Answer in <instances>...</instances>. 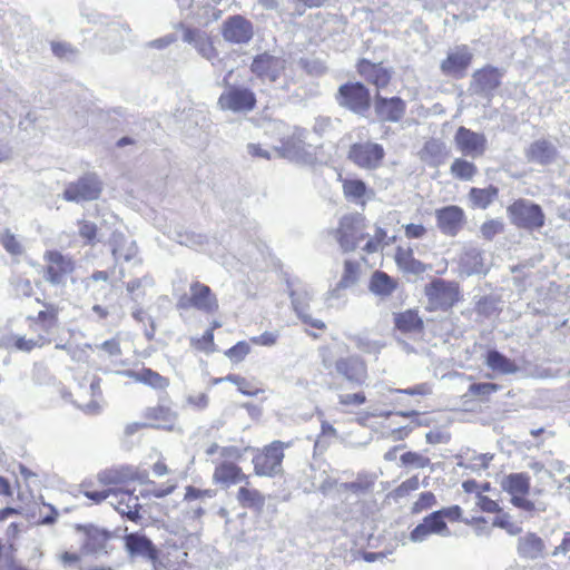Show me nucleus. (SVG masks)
Wrapping results in <instances>:
<instances>
[{
	"mask_svg": "<svg viewBox=\"0 0 570 570\" xmlns=\"http://www.w3.org/2000/svg\"><path fill=\"white\" fill-rule=\"evenodd\" d=\"M37 302L43 307L37 315L27 317L28 327L35 334L33 337L26 338L21 335L8 337V346L29 353L36 348H42L55 340L60 322L59 314L62 311L59 302L50 296L42 294V298L37 297Z\"/></svg>",
	"mask_w": 570,
	"mask_h": 570,
	"instance_id": "obj_1",
	"label": "nucleus"
},
{
	"mask_svg": "<svg viewBox=\"0 0 570 570\" xmlns=\"http://www.w3.org/2000/svg\"><path fill=\"white\" fill-rule=\"evenodd\" d=\"M462 518V509L459 505H451L430 513L424 517L410 533L413 542H421L431 534H450L446 521L458 522Z\"/></svg>",
	"mask_w": 570,
	"mask_h": 570,
	"instance_id": "obj_2",
	"label": "nucleus"
},
{
	"mask_svg": "<svg viewBox=\"0 0 570 570\" xmlns=\"http://www.w3.org/2000/svg\"><path fill=\"white\" fill-rule=\"evenodd\" d=\"M291 446V442L275 440L261 449H257L253 455V471L257 476L274 478L283 473V461L285 449Z\"/></svg>",
	"mask_w": 570,
	"mask_h": 570,
	"instance_id": "obj_3",
	"label": "nucleus"
},
{
	"mask_svg": "<svg viewBox=\"0 0 570 570\" xmlns=\"http://www.w3.org/2000/svg\"><path fill=\"white\" fill-rule=\"evenodd\" d=\"M223 85L226 89L217 100V106L220 110L234 114H248L255 109L257 100L253 90L242 86L229 85L227 77L224 78Z\"/></svg>",
	"mask_w": 570,
	"mask_h": 570,
	"instance_id": "obj_4",
	"label": "nucleus"
},
{
	"mask_svg": "<svg viewBox=\"0 0 570 570\" xmlns=\"http://www.w3.org/2000/svg\"><path fill=\"white\" fill-rule=\"evenodd\" d=\"M507 210L511 223L519 228L533 230L544 225L542 208L528 199L515 200Z\"/></svg>",
	"mask_w": 570,
	"mask_h": 570,
	"instance_id": "obj_5",
	"label": "nucleus"
},
{
	"mask_svg": "<svg viewBox=\"0 0 570 570\" xmlns=\"http://www.w3.org/2000/svg\"><path fill=\"white\" fill-rule=\"evenodd\" d=\"M502 489L511 495V503L525 512L539 510L535 503L527 498L530 492V476L527 473H511L502 483ZM541 510H544L542 508Z\"/></svg>",
	"mask_w": 570,
	"mask_h": 570,
	"instance_id": "obj_6",
	"label": "nucleus"
},
{
	"mask_svg": "<svg viewBox=\"0 0 570 570\" xmlns=\"http://www.w3.org/2000/svg\"><path fill=\"white\" fill-rule=\"evenodd\" d=\"M180 311L197 309L205 314H215L218 308V299L210 287H190L188 293L181 294L176 304Z\"/></svg>",
	"mask_w": 570,
	"mask_h": 570,
	"instance_id": "obj_7",
	"label": "nucleus"
},
{
	"mask_svg": "<svg viewBox=\"0 0 570 570\" xmlns=\"http://www.w3.org/2000/svg\"><path fill=\"white\" fill-rule=\"evenodd\" d=\"M366 228L365 218L360 215H345L340 220L337 229V240L344 252L354 250L361 240L367 236L364 233Z\"/></svg>",
	"mask_w": 570,
	"mask_h": 570,
	"instance_id": "obj_8",
	"label": "nucleus"
},
{
	"mask_svg": "<svg viewBox=\"0 0 570 570\" xmlns=\"http://www.w3.org/2000/svg\"><path fill=\"white\" fill-rule=\"evenodd\" d=\"M336 98L340 106L358 115H364L371 106L370 91L361 82L342 85Z\"/></svg>",
	"mask_w": 570,
	"mask_h": 570,
	"instance_id": "obj_9",
	"label": "nucleus"
},
{
	"mask_svg": "<svg viewBox=\"0 0 570 570\" xmlns=\"http://www.w3.org/2000/svg\"><path fill=\"white\" fill-rule=\"evenodd\" d=\"M101 189V181L97 175L86 174L66 187L63 198L75 203L95 200L100 196Z\"/></svg>",
	"mask_w": 570,
	"mask_h": 570,
	"instance_id": "obj_10",
	"label": "nucleus"
},
{
	"mask_svg": "<svg viewBox=\"0 0 570 570\" xmlns=\"http://www.w3.org/2000/svg\"><path fill=\"white\" fill-rule=\"evenodd\" d=\"M385 156L382 145L376 142H356L350 147L347 157L357 167L364 169L377 168Z\"/></svg>",
	"mask_w": 570,
	"mask_h": 570,
	"instance_id": "obj_11",
	"label": "nucleus"
},
{
	"mask_svg": "<svg viewBox=\"0 0 570 570\" xmlns=\"http://www.w3.org/2000/svg\"><path fill=\"white\" fill-rule=\"evenodd\" d=\"M453 140L456 149L463 156L473 159L483 156L487 150V137L463 126L456 129Z\"/></svg>",
	"mask_w": 570,
	"mask_h": 570,
	"instance_id": "obj_12",
	"label": "nucleus"
},
{
	"mask_svg": "<svg viewBox=\"0 0 570 570\" xmlns=\"http://www.w3.org/2000/svg\"><path fill=\"white\" fill-rule=\"evenodd\" d=\"M234 460L235 459H224L215 464L212 475V481L215 485L229 489L248 479V474H246L243 468Z\"/></svg>",
	"mask_w": 570,
	"mask_h": 570,
	"instance_id": "obj_13",
	"label": "nucleus"
},
{
	"mask_svg": "<svg viewBox=\"0 0 570 570\" xmlns=\"http://www.w3.org/2000/svg\"><path fill=\"white\" fill-rule=\"evenodd\" d=\"M48 262L47 266V281L53 284L75 282L72 272L75 271V263L69 256L53 250L46 254Z\"/></svg>",
	"mask_w": 570,
	"mask_h": 570,
	"instance_id": "obj_14",
	"label": "nucleus"
},
{
	"mask_svg": "<svg viewBox=\"0 0 570 570\" xmlns=\"http://www.w3.org/2000/svg\"><path fill=\"white\" fill-rule=\"evenodd\" d=\"M334 368L338 375L354 385H363L368 376L367 365L358 355L340 357L335 361Z\"/></svg>",
	"mask_w": 570,
	"mask_h": 570,
	"instance_id": "obj_15",
	"label": "nucleus"
},
{
	"mask_svg": "<svg viewBox=\"0 0 570 570\" xmlns=\"http://www.w3.org/2000/svg\"><path fill=\"white\" fill-rule=\"evenodd\" d=\"M222 35L227 42L244 45L253 38V24L243 16L235 14L224 21Z\"/></svg>",
	"mask_w": 570,
	"mask_h": 570,
	"instance_id": "obj_16",
	"label": "nucleus"
},
{
	"mask_svg": "<svg viewBox=\"0 0 570 570\" xmlns=\"http://www.w3.org/2000/svg\"><path fill=\"white\" fill-rule=\"evenodd\" d=\"M286 68V61L267 52L256 56L250 65V70L261 79L275 81Z\"/></svg>",
	"mask_w": 570,
	"mask_h": 570,
	"instance_id": "obj_17",
	"label": "nucleus"
},
{
	"mask_svg": "<svg viewBox=\"0 0 570 570\" xmlns=\"http://www.w3.org/2000/svg\"><path fill=\"white\" fill-rule=\"evenodd\" d=\"M472 58L473 55L468 46H458L448 53L441 62L440 69L445 76L462 77L471 65Z\"/></svg>",
	"mask_w": 570,
	"mask_h": 570,
	"instance_id": "obj_18",
	"label": "nucleus"
},
{
	"mask_svg": "<svg viewBox=\"0 0 570 570\" xmlns=\"http://www.w3.org/2000/svg\"><path fill=\"white\" fill-rule=\"evenodd\" d=\"M374 110L380 121L397 122L405 115L406 104L400 97L385 98L377 94L374 98Z\"/></svg>",
	"mask_w": 570,
	"mask_h": 570,
	"instance_id": "obj_19",
	"label": "nucleus"
},
{
	"mask_svg": "<svg viewBox=\"0 0 570 570\" xmlns=\"http://www.w3.org/2000/svg\"><path fill=\"white\" fill-rule=\"evenodd\" d=\"M501 85V73L497 68L487 67L476 70L472 76L470 89L488 99L493 96V91Z\"/></svg>",
	"mask_w": 570,
	"mask_h": 570,
	"instance_id": "obj_20",
	"label": "nucleus"
},
{
	"mask_svg": "<svg viewBox=\"0 0 570 570\" xmlns=\"http://www.w3.org/2000/svg\"><path fill=\"white\" fill-rule=\"evenodd\" d=\"M144 428L171 431L175 426L177 415L167 405L157 404L149 406L144 412Z\"/></svg>",
	"mask_w": 570,
	"mask_h": 570,
	"instance_id": "obj_21",
	"label": "nucleus"
},
{
	"mask_svg": "<svg viewBox=\"0 0 570 570\" xmlns=\"http://www.w3.org/2000/svg\"><path fill=\"white\" fill-rule=\"evenodd\" d=\"M429 312L446 311L460 299L459 287H426Z\"/></svg>",
	"mask_w": 570,
	"mask_h": 570,
	"instance_id": "obj_22",
	"label": "nucleus"
},
{
	"mask_svg": "<svg viewBox=\"0 0 570 570\" xmlns=\"http://www.w3.org/2000/svg\"><path fill=\"white\" fill-rule=\"evenodd\" d=\"M438 227L449 236H455L461 229L464 213L459 206H445L435 210Z\"/></svg>",
	"mask_w": 570,
	"mask_h": 570,
	"instance_id": "obj_23",
	"label": "nucleus"
},
{
	"mask_svg": "<svg viewBox=\"0 0 570 570\" xmlns=\"http://www.w3.org/2000/svg\"><path fill=\"white\" fill-rule=\"evenodd\" d=\"M236 492V500L243 509L261 512L265 507V495L253 485L249 478L242 481Z\"/></svg>",
	"mask_w": 570,
	"mask_h": 570,
	"instance_id": "obj_24",
	"label": "nucleus"
},
{
	"mask_svg": "<svg viewBox=\"0 0 570 570\" xmlns=\"http://www.w3.org/2000/svg\"><path fill=\"white\" fill-rule=\"evenodd\" d=\"M394 327L402 334L420 335L423 334L425 324L417 309L409 308L394 314Z\"/></svg>",
	"mask_w": 570,
	"mask_h": 570,
	"instance_id": "obj_25",
	"label": "nucleus"
},
{
	"mask_svg": "<svg viewBox=\"0 0 570 570\" xmlns=\"http://www.w3.org/2000/svg\"><path fill=\"white\" fill-rule=\"evenodd\" d=\"M183 40L191 45L203 58L213 60L216 57V49L205 31L196 28H184Z\"/></svg>",
	"mask_w": 570,
	"mask_h": 570,
	"instance_id": "obj_26",
	"label": "nucleus"
},
{
	"mask_svg": "<svg viewBox=\"0 0 570 570\" xmlns=\"http://www.w3.org/2000/svg\"><path fill=\"white\" fill-rule=\"evenodd\" d=\"M100 485L108 490V495L116 494L127 487L131 480L129 473L124 468L106 469L97 474Z\"/></svg>",
	"mask_w": 570,
	"mask_h": 570,
	"instance_id": "obj_27",
	"label": "nucleus"
},
{
	"mask_svg": "<svg viewBox=\"0 0 570 570\" xmlns=\"http://www.w3.org/2000/svg\"><path fill=\"white\" fill-rule=\"evenodd\" d=\"M115 509L121 514L127 517L130 521H138L140 519L139 498L128 490L118 491L115 494V502L112 503Z\"/></svg>",
	"mask_w": 570,
	"mask_h": 570,
	"instance_id": "obj_28",
	"label": "nucleus"
},
{
	"mask_svg": "<svg viewBox=\"0 0 570 570\" xmlns=\"http://www.w3.org/2000/svg\"><path fill=\"white\" fill-rule=\"evenodd\" d=\"M358 72L370 83L377 88H384L391 80V71L384 68L381 63H372L367 60H362L358 63Z\"/></svg>",
	"mask_w": 570,
	"mask_h": 570,
	"instance_id": "obj_29",
	"label": "nucleus"
},
{
	"mask_svg": "<svg viewBox=\"0 0 570 570\" xmlns=\"http://www.w3.org/2000/svg\"><path fill=\"white\" fill-rule=\"evenodd\" d=\"M484 363L495 374L509 375L519 371V366L514 360L509 358L494 348L487 351L484 354Z\"/></svg>",
	"mask_w": 570,
	"mask_h": 570,
	"instance_id": "obj_30",
	"label": "nucleus"
},
{
	"mask_svg": "<svg viewBox=\"0 0 570 570\" xmlns=\"http://www.w3.org/2000/svg\"><path fill=\"white\" fill-rule=\"evenodd\" d=\"M557 149L552 142L546 139L533 141L525 150V157L529 161L539 165H548L553 161Z\"/></svg>",
	"mask_w": 570,
	"mask_h": 570,
	"instance_id": "obj_31",
	"label": "nucleus"
},
{
	"mask_svg": "<svg viewBox=\"0 0 570 570\" xmlns=\"http://www.w3.org/2000/svg\"><path fill=\"white\" fill-rule=\"evenodd\" d=\"M110 246L116 262H119L121 259L125 262H129L137 254L136 242L127 238L121 233H112L110 237Z\"/></svg>",
	"mask_w": 570,
	"mask_h": 570,
	"instance_id": "obj_32",
	"label": "nucleus"
},
{
	"mask_svg": "<svg viewBox=\"0 0 570 570\" xmlns=\"http://www.w3.org/2000/svg\"><path fill=\"white\" fill-rule=\"evenodd\" d=\"M544 549L543 540L535 533H527L518 541V553L524 559H538L542 557Z\"/></svg>",
	"mask_w": 570,
	"mask_h": 570,
	"instance_id": "obj_33",
	"label": "nucleus"
},
{
	"mask_svg": "<svg viewBox=\"0 0 570 570\" xmlns=\"http://www.w3.org/2000/svg\"><path fill=\"white\" fill-rule=\"evenodd\" d=\"M395 263L403 272L414 275H420L428 268L426 265L414 258L411 248H403L401 246L396 248Z\"/></svg>",
	"mask_w": 570,
	"mask_h": 570,
	"instance_id": "obj_34",
	"label": "nucleus"
},
{
	"mask_svg": "<svg viewBox=\"0 0 570 570\" xmlns=\"http://www.w3.org/2000/svg\"><path fill=\"white\" fill-rule=\"evenodd\" d=\"M129 376L138 383L146 384L155 390H165L169 386V379L158 372L142 367L139 371L130 372Z\"/></svg>",
	"mask_w": 570,
	"mask_h": 570,
	"instance_id": "obj_35",
	"label": "nucleus"
},
{
	"mask_svg": "<svg viewBox=\"0 0 570 570\" xmlns=\"http://www.w3.org/2000/svg\"><path fill=\"white\" fill-rule=\"evenodd\" d=\"M445 156V144L440 139H429L420 151V158L430 166H438Z\"/></svg>",
	"mask_w": 570,
	"mask_h": 570,
	"instance_id": "obj_36",
	"label": "nucleus"
},
{
	"mask_svg": "<svg viewBox=\"0 0 570 570\" xmlns=\"http://www.w3.org/2000/svg\"><path fill=\"white\" fill-rule=\"evenodd\" d=\"M498 196V188L489 186L487 188H471L469 198L474 207L485 209Z\"/></svg>",
	"mask_w": 570,
	"mask_h": 570,
	"instance_id": "obj_37",
	"label": "nucleus"
},
{
	"mask_svg": "<svg viewBox=\"0 0 570 570\" xmlns=\"http://www.w3.org/2000/svg\"><path fill=\"white\" fill-rule=\"evenodd\" d=\"M126 547L131 553L141 556H153L155 549L150 540L138 533L126 535Z\"/></svg>",
	"mask_w": 570,
	"mask_h": 570,
	"instance_id": "obj_38",
	"label": "nucleus"
},
{
	"mask_svg": "<svg viewBox=\"0 0 570 570\" xmlns=\"http://www.w3.org/2000/svg\"><path fill=\"white\" fill-rule=\"evenodd\" d=\"M476 173V166L472 161L463 158H455L450 166V174L460 180L470 181Z\"/></svg>",
	"mask_w": 570,
	"mask_h": 570,
	"instance_id": "obj_39",
	"label": "nucleus"
},
{
	"mask_svg": "<svg viewBox=\"0 0 570 570\" xmlns=\"http://www.w3.org/2000/svg\"><path fill=\"white\" fill-rule=\"evenodd\" d=\"M81 492L86 498L94 501L95 503H100L109 497L108 490H105V488L100 485L98 476L82 482Z\"/></svg>",
	"mask_w": 570,
	"mask_h": 570,
	"instance_id": "obj_40",
	"label": "nucleus"
},
{
	"mask_svg": "<svg viewBox=\"0 0 570 570\" xmlns=\"http://www.w3.org/2000/svg\"><path fill=\"white\" fill-rule=\"evenodd\" d=\"M394 240V236L387 237L386 232L383 228L376 226L374 234L365 243L362 249L367 254L377 253L379 250L383 249L384 246L389 245Z\"/></svg>",
	"mask_w": 570,
	"mask_h": 570,
	"instance_id": "obj_41",
	"label": "nucleus"
},
{
	"mask_svg": "<svg viewBox=\"0 0 570 570\" xmlns=\"http://www.w3.org/2000/svg\"><path fill=\"white\" fill-rule=\"evenodd\" d=\"M375 480L368 474H358L352 482H345L342 488L346 492L354 494H364L370 492L374 487Z\"/></svg>",
	"mask_w": 570,
	"mask_h": 570,
	"instance_id": "obj_42",
	"label": "nucleus"
},
{
	"mask_svg": "<svg viewBox=\"0 0 570 570\" xmlns=\"http://www.w3.org/2000/svg\"><path fill=\"white\" fill-rule=\"evenodd\" d=\"M343 191L348 200L363 203V198L366 194V185L360 179H346L343 183Z\"/></svg>",
	"mask_w": 570,
	"mask_h": 570,
	"instance_id": "obj_43",
	"label": "nucleus"
},
{
	"mask_svg": "<svg viewBox=\"0 0 570 570\" xmlns=\"http://www.w3.org/2000/svg\"><path fill=\"white\" fill-rule=\"evenodd\" d=\"M177 243L180 245L199 249L203 247V245L206 243V236L202 234H196L194 232L189 230H177L175 233V237Z\"/></svg>",
	"mask_w": 570,
	"mask_h": 570,
	"instance_id": "obj_44",
	"label": "nucleus"
},
{
	"mask_svg": "<svg viewBox=\"0 0 570 570\" xmlns=\"http://www.w3.org/2000/svg\"><path fill=\"white\" fill-rule=\"evenodd\" d=\"M226 381L235 384L238 391L247 396H256L259 393L264 392L263 389L257 387L254 383L249 382L247 379L238 374H228L226 376Z\"/></svg>",
	"mask_w": 570,
	"mask_h": 570,
	"instance_id": "obj_45",
	"label": "nucleus"
},
{
	"mask_svg": "<svg viewBox=\"0 0 570 570\" xmlns=\"http://www.w3.org/2000/svg\"><path fill=\"white\" fill-rule=\"evenodd\" d=\"M501 389V385L491 382L473 383L469 386V393L480 399L481 401H488L489 396Z\"/></svg>",
	"mask_w": 570,
	"mask_h": 570,
	"instance_id": "obj_46",
	"label": "nucleus"
},
{
	"mask_svg": "<svg viewBox=\"0 0 570 570\" xmlns=\"http://www.w3.org/2000/svg\"><path fill=\"white\" fill-rule=\"evenodd\" d=\"M250 353V345L246 341H239L232 347L225 351V355L233 362V363H240L243 362L246 356Z\"/></svg>",
	"mask_w": 570,
	"mask_h": 570,
	"instance_id": "obj_47",
	"label": "nucleus"
},
{
	"mask_svg": "<svg viewBox=\"0 0 570 570\" xmlns=\"http://www.w3.org/2000/svg\"><path fill=\"white\" fill-rule=\"evenodd\" d=\"M366 395L362 391L338 395L340 405L347 410L364 405L366 403Z\"/></svg>",
	"mask_w": 570,
	"mask_h": 570,
	"instance_id": "obj_48",
	"label": "nucleus"
},
{
	"mask_svg": "<svg viewBox=\"0 0 570 570\" xmlns=\"http://www.w3.org/2000/svg\"><path fill=\"white\" fill-rule=\"evenodd\" d=\"M401 462L405 466L412 468H426L430 465L431 461L428 456H424L417 452L407 451L403 453L400 458Z\"/></svg>",
	"mask_w": 570,
	"mask_h": 570,
	"instance_id": "obj_49",
	"label": "nucleus"
},
{
	"mask_svg": "<svg viewBox=\"0 0 570 570\" xmlns=\"http://www.w3.org/2000/svg\"><path fill=\"white\" fill-rule=\"evenodd\" d=\"M360 264L351 261H346L344 265V273L342 279L337 285H352L361 281Z\"/></svg>",
	"mask_w": 570,
	"mask_h": 570,
	"instance_id": "obj_50",
	"label": "nucleus"
},
{
	"mask_svg": "<svg viewBox=\"0 0 570 570\" xmlns=\"http://www.w3.org/2000/svg\"><path fill=\"white\" fill-rule=\"evenodd\" d=\"M207 455H214L219 453L223 459H235L242 458V451L236 446H219L217 443H212L205 451Z\"/></svg>",
	"mask_w": 570,
	"mask_h": 570,
	"instance_id": "obj_51",
	"label": "nucleus"
},
{
	"mask_svg": "<svg viewBox=\"0 0 570 570\" xmlns=\"http://www.w3.org/2000/svg\"><path fill=\"white\" fill-rule=\"evenodd\" d=\"M436 503V498L433 492L426 491L422 492L416 501L412 504L411 512L413 514H419L422 511L431 509Z\"/></svg>",
	"mask_w": 570,
	"mask_h": 570,
	"instance_id": "obj_52",
	"label": "nucleus"
},
{
	"mask_svg": "<svg viewBox=\"0 0 570 570\" xmlns=\"http://www.w3.org/2000/svg\"><path fill=\"white\" fill-rule=\"evenodd\" d=\"M191 346L204 353H213L216 350L214 342V334L205 331V333L200 337H196L191 340Z\"/></svg>",
	"mask_w": 570,
	"mask_h": 570,
	"instance_id": "obj_53",
	"label": "nucleus"
},
{
	"mask_svg": "<svg viewBox=\"0 0 570 570\" xmlns=\"http://www.w3.org/2000/svg\"><path fill=\"white\" fill-rule=\"evenodd\" d=\"M0 243L4 247V249L11 254L12 256H19L23 253V247L20 242L16 238L13 234L9 230H6L1 237Z\"/></svg>",
	"mask_w": 570,
	"mask_h": 570,
	"instance_id": "obj_54",
	"label": "nucleus"
},
{
	"mask_svg": "<svg viewBox=\"0 0 570 570\" xmlns=\"http://www.w3.org/2000/svg\"><path fill=\"white\" fill-rule=\"evenodd\" d=\"M216 495V491L213 489H198L193 485L186 487L184 500L185 501H195L202 500L206 498H214Z\"/></svg>",
	"mask_w": 570,
	"mask_h": 570,
	"instance_id": "obj_55",
	"label": "nucleus"
},
{
	"mask_svg": "<svg viewBox=\"0 0 570 570\" xmlns=\"http://www.w3.org/2000/svg\"><path fill=\"white\" fill-rule=\"evenodd\" d=\"M419 487V476H411L407 480L403 481L397 488H395L394 495L396 498H404L409 495L411 492L416 491Z\"/></svg>",
	"mask_w": 570,
	"mask_h": 570,
	"instance_id": "obj_56",
	"label": "nucleus"
},
{
	"mask_svg": "<svg viewBox=\"0 0 570 570\" xmlns=\"http://www.w3.org/2000/svg\"><path fill=\"white\" fill-rule=\"evenodd\" d=\"M503 230V224L500 220L491 219L481 226V234L487 239H492Z\"/></svg>",
	"mask_w": 570,
	"mask_h": 570,
	"instance_id": "obj_57",
	"label": "nucleus"
},
{
	"mask_svg": "<svg viewBox=\"0 0 570 570\" xmlns=\"http://www.w3.org/2000/svg\"><path fill=\"white\" fill-rule=\"evenodd\" d=\"M90 393L92 396H96L98 395L97 399H94L91 400L90 402L86 403V404H79V407L87 414H97L100 412L101 410V404H100V392H96V389L94 385L90 386Z\"/></svg>",
	"mask_w": 570,
	"mask_h": 570,
	"instance_id": "obj_58",
	"label": "nucleus"
},
{
	"mask_svg": "<svg viewBox=\"0 0 570 570\" xmlns=\"http://www.w3.org/2000/svg\"><path fill=\"white\" fill-rule=\"evenodd\" d=\"M478 507L488 513H498L501 512V508L499 503L487 495L478 497Z\"/></svg>",
	"mask_w": 570,
	"mask_h": 570,
	"instance_id": "obj_59",
	"label": "nucleus"
},
{
	"mask_svg": "<svg viewBox=\"0 0 570 570\" xmlns=\"http://www.w3.org/2000/svg\"><path fill=\"white\" fill-rule=\"evenodd\" d=\"M332 128V120L330 117L320 116L315 118L313 131L320 137L326 135Z\"/></svg>",
	"mask_w": 570,
	"mask_h": 570,
	"instance_id": "obj_60",
	"label": "nucleus"
},
{
	"mask_svg": "<svg viewBox=\"0 0 570 570\" xmlns=\"http://www.w3.org/2000/svg\"><path fill=\"white\" fill-rule=\"evenodd\" d=\"M97 233V226L94 223L82 220L79 223V235L87 242L95 239Z\"/></svg>",
	"mask_w": 570,
	"mask_h": 570,
	"instance_id": "obj_61",
	"label": "nucleus"
},
{
	"mask_svg": "<svg viewBox=\"0 0 570 570\" xmlns=\"http://www.w3.org/2000/svg\"><path fill=\"white\" fill-rule=\"evenodd\" d=\"M177 489V482L176 481H168L163 487H156L150 490V495L157 499L165 498L169 494H171Z\"/></svg>",
	"mask_w": 570,
	"mask_h": 570,
	"instance_id": "obj_62",
	"label": "nucleus"
},
{
	"mask_svg": "<svg viewBox=\"0 0 570 570\" xmlns=\"http://www.w3.org/2000/svg\"><path fill=\"white\" fill-rule=\"evenodd\" d=\"M296 311H297V315H298L299 320L304 324H306L311 327L321 330V331L326 330V324L323 321L313 318L309 314L304 313L302 309L296 308Z\"/></svg>",
	"mask_w": 570,
	"mask_h": 570,
	"instance_id": "obj_63",
	"label": "nucleus"
},
{
	"mask_svg": "<svg viewBox=\"0 0 570 570\" xmlns=\"http://www.w3.org/2000/svg\"><path fill=\"white\" fill-rule=\"evenodd\" d=\"M277 341V335L273 332H264L258 336H254L250 338V342L256 345L271 346L274 345Z\"/></svg>",
	"mask_w": 570,
	"mask_h": 570,
	"instance_id": "obj_64",
	"label": "nucleus"
}]
</instances>
